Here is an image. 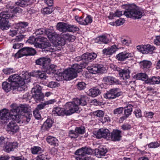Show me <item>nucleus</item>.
Instances as JSON below:
<instances>
[{
  "label": "nucleus",
  "mask_w": 160,
  "mask_h": 160,
  "mask_svg": "<svg viewBox=\"0 0 160 160\" xmlns=\"http://www.w3.org/2000/svg\"><path fill=\"white\" fill-rule=\"evenodd\" d=\"M11 107L12 109L9 112L5 108L0 111V125L7 123L10 119L19 123H23L24 121L28 123L30 121L32 115L26 105L17 106L13 104Z\"/></svg>",
  "instance_id": "nucleus-1"
},
{
  "label": "nucleus",
  "mask_w": 160,
  "mask_h": 160,
  "mask_svg": "<svg viewBox=\"0 0 160 160\" xmlns=\"http://www.w3.org/2000/svg\"><path fill=\"white\" fill-rule=\"evenodd\" d=\"M123 6L125 8L123 14L127 17L138 19L142 17L143 11L140 10L135 5H126Z\"/></svg>",
  "instance_id": "nucleus-2"
},
{
  "label": "nucleus",
  "mask_w": 160,
  "mask_h": 160,
  "mask_svg": "<svg viewBox=\"0 0 160 160\" xmlns=\"http://www.w3.org/2000/svg\"><path fill=\"white\" fill-rule=\"evenodd\" d=\"M82 64L75 63L71 68L65 70L63 73L64 78L67 80H70L77 76V73L82 71Z\"/></svg>",
  "instance_id": "nucleus-3"
},
{
  "label": "nucleus",
  "mask_w": 160,
  "mask_h": 160,
  "mask_svg": "<svg viewBox=\"0 0 160 160\" xmlns=\"http://www.w3.org/2000/svg\"><path fill=\"white\" fill-rule=\"evenodd\" d=\"M88 98L87 97L82 96L79 98H74L71 102H69L74 113H79L81 109L79 108V105L82 106L87 105Z\"/></svg>",
  "instance_id": "nucleus-4"
},
{
  "label": "nucleus",
  "mask_w": 160,
  "mask_h": 160,
  "mask_svg": "<svg viewBox=\"0 0 160 160\" xmlns=\"http://www.w3.org/2000/svg\"><path fill=\"white\" fill-rule=\"evenodd\" d=\"M13 14H9L8 12H3L0 13V28L2 30L8 29L10 27L8 19L12 18Z\"/></svg>",
  "instance_id": "nucleus-5"
},
{
  "label": "nucleus",
  "mask_w": 160,
  "mask_h": 160,
  "mask_svg": "<svg viewBox=\"0 0 160 160\" xmlns=\"http://www.w3.org/2000/svg\"><path fill=\"white\" fill-rule=\"evenodd\" d=\"M52 113L54 114H56L58 116H68L71 115L74 112L71 105L69 102H68L65 104L63 108L59 107L53 108Z\"/></svg>",
  "instance_id": "nucleus-6"
},
{
  "label": "nucleus",
  "mask_w": 160,
  "mask_h": 160,
  "mask_svg": "<svg viewBox=\"0 0 160 160\" xmlns=\"http://www.w3.org/2000/svg\"><path fill=\"white\" fill-rule=\"evenodd\" d=\"M119 88H116L110 89L107 92L104 94L103 97L109 100H112L118 97L122 94Z\"/></svg>",
  "instance_id": "nucleus-7"
},
{
  "label": "nucleus",
  "mask_w": 160,
  "mask_h": 160,
  "mask_svg": "<svg viewBox=\"0 0 160 160\" xmlns=\"http://www.w3.org/2000/svg\"><path fill=\"white\" fill-rule=\"evenodd\" d=\"M35 50L32 48L26 47L20 50L16 53L14 57L17 58H21L23 56H28L34 55L36 53Z\"/></svg>",
  "instance_id": "nucleus-8"
},
{
  "label": "nucleus",
  "mask_w": 160,
  "mask_h": 160,
  "mask_svg": "<svg viewBox=\"0 0 160 160\" xmlns=\"http://www.w3.org/2000/svg\"><path fill=\"white\" fill-rule=\"evenodd\" d=\"M38 41L40 42V43L36 42L35 46L37 48H46L45 50L47 52H52V49L48 48L49 47L51 44L47 40V38L42 37H38Z\"/></svg>",
  "instance_id": "nucleus-9"
},
{
  "label": "nucleus",
  "mask_w": 160,
  "mask_h": 160,
  "mask_svg": "<svg viewBox=\"0 0 160 160\" xmlns=\"http://www.w3.org/2000/svg\"><path fill=\"white\" fill-rule=\"evenodd\" d=\"M41 87L39 85L37 84L31 90L32 97L36 101H43L44 95L41 92Z\"/></svg>",
  "instance_id": "nucleus-10"
},
{
  "label": "nucleus",
  "mask_w": 160,
  "mask_h": 160,
  "mask_svg": "<svg viewBox=\"0 0 160 160\" xmlns=\"http://www.w3.org/2000/svg\"><path fill=\"white\" fill-rule=\"evenodd\" d=\"M34 34L37 36L45 34L47 35V37L49 40L50 39L52 38H54L58 36L56 33L52 29H46L44 28H40L36 30Z\"/></svg>",
  "instance_id": "nucleus-11"
},
{
  "label": "nucleus",
  "mask_w": 160,
  "mask_h": 160,
  "mask_svg": "<svg viewBox=\"0 0 160 160\" xmlns=\"http://www.w3.org/2000/svg\"><path fill=\"white\" fill-rule=\"evenodd\" d=\"M8 81L11 83L12 85H19V83L21 84H25V81L22 80V78L18 74H15L11 75L8 78Z\"/></svg>",
  "instance_id": "nucleus-12"
},
{
  "label": "nucleus",
  "mask_w": 160,
  "mask_h": 160,
  "mask_svg": "<svg viewBox=\"0 0 160 160\" xmlns=\"http://www.w3.org/2000/svg\"><path fill=\"white\" fill-rule=\"evenodd\" d=\"M110 132L107 129L101 128L99 129L94 133L95 136L97 138H103L108 140Z\"/></svg>",
  "instance_id": "nucleus-13"
},
{
  "label": "nucleus",
  "mask_w": 160,
  "mask_h": 160,
  "mask_svg": "<svg viewBox=\"0 0 160 160\" xmlns=\"http://www.w3.org/2000/svg\"><path fill=\"white\" fill-rule=\"evenodd\" d=\"M19 126L14 121L10 122L6 128L7 132L11 134H14L17 133L19 131Z\"/></svg>",
  "instance_id": "nucleus-14"
},
{
  "label": "nucleus",
  "mask_w": 160,
  "mask_h": 160,
  "mask_svg": "<svg viewBox=\"0 0 160 160\" xmlns=\"http://www.w3.org/2000/svg\"><path fill=\"white\" fill-rule=\"evenodd\" d=\"M103 66L102 64H96L88 66L87 69L89 72L92 74L101 73L103 71Z\"/></svg>",
  "instance_id": "nucleus-15"
},
{
  "label": "nucleus",
  "mask_w": 160,
  "mask_h": 160,
  "mask_svg": "<svg viewBox=\"0 0 160 160\" xmlns=\"http://www.w3.org/2000/svg\"><path fill=\"white\" fill-rule=\"evenodd\" d=\"M28 23L27 22H20L16 24L15 28L20 34L25 33L27 30Z\"/></svg>",
  "instance_id": "nucleus-16"
},
{
  "label": "nucleus",
  "mask_w": 160,
  "mask_h": 160,
  "mask_svg": "<svg viewBox=\"0 0 160 160\" xmlns=\"http://www.w3.org/2000/svg\"><path fill=\"white\" fill-rule=\"evenodd\" d=\"M121 131L118 130H114L113 131L111 134L110 132L109 140H111L113 141H119L121 140L122 136Z\"/></svg>",
  "instance_id": "nucleus-17"
},
{
  "label": "nucleus",
  "mask_w": 160,
  "mask_h": 160,
  "mask_svg": "<svg viewBox=\"0 0 160 160\" xmlns=\"http://www.w3.org/2000/svg\"><path fill=\"white\" fill-rule=\"evenodd\" d=\"M92 153V150L89 148H82L77 150L75 153L76 155L84 156L86 154L90 155Z\"/></svg>",
  "instance_id": "nucleus-18"
},
{
  "label": "nucleus",
  "mask_w": 160,
  "mask_h": 160,
  "mask_svg": "<svg viewBox=\"0 0 160 160\" xmlns=\"http://www.w3.org/2000/svg\"><path fill=\"white\" fill-rule=\"evenodd\" d=\"M51 60L49 58L42 57L36 60V64L42 66L43 69L49 63H50Z\"/></svg>",
  "instance_id": "nucleus-19"
},
{
  "label": "nucleus",
  "mask_w": 160,
  "mask_h": 160,
  "mask_svg": "<svg viewBox=\"0 0 160 160\" xmlns=\"http://www.w3.org/2000/svg\"><path fill=\"white\" fill-rule=\"evenodd\" d=\"M133 55L132 53L122 52L116 55V58L118 61H123L129 58L132 57Z\"/></svg>",
  "instance_id": "nucleus-20"
},
{
  "label": "nucleus",
  "mask_w": 160,
  "mask_h": 160,
  "mask_svg": "<svg viewBox=\"0 0 160 160\" xmlns=\"http://www.w3.org/2000/svg\"><path fill=\"white\" fill-rule=\"evenodd\" d=\"M18 143L16 142H8L4 145L5 151L7 152L13 151L14 149L18 147Z\"/></svg>",
  "instance_id": "nucleus-21"
},
{
  "label": "nucleus",
  "mask_w": 160,
  "mask_h": 160,
  "mask_svg": "<svg viewBox=\"0 0 160 160\" xmlns=\"http://www.w3.org/2000/svg\"><path fill=\"white\" fill-rule=\"evenodd\" d=\"M117 50L116 45H113L110 47L105 48L102 51V53L104 55H111L115 52Z\"/></svg>",
  "instance_id": "nucleus-22"
},
{
  "label": "nucleus",
  "mask_w": 160,
  "mask_h": 160,
  "mask_svg": "<svg viewBox=\"0 0 160 160\" xmlns=\"http://www.w3.org/2000/svg\"><path fill=\"white\" fill-rule=\"evenodd\" d=\"M118 73L122 79H126L130 77V71L128 69H122L120 68Z\"/></svg>",
  "instance_id": "nucleus-23"
},
{
  "label": "nucleus",
  "mask_w": 160,
  "mask_h": 160,
  "mask_svg": "<svg viewBox=\"0 0 160 160\" xmlns=\"http://www.w3.org/2000/svg\"><path fill=\"white\" fill-rule=\"evenodd\" d=\"M56 101L55 99H51L45 101L38 105L36 108L39 110H41L45 108L47 105L53 104Z\"/></svg>",
  "instance_id": "nucleus-24"
},
{
  "label": "nucleus",
  "mask_w": 160,
  "mask_h": 160,
  "mask_svg": "<svg viewBox=\"0 0 160 160\" xmlns=\"http://www.w3.org/2000/svg\"><path fill=\"white\" fill-rule=\"evenodd\" d=\"M97 57V55L95 53H88L84 54L83 57L85 58V63L91 61L95 59Z\"/></svg>",
  "instance_id": "nucleus-25"
},
{
  "label": "nucleus",
  "mask_w": 160,
  "mask_h": 160,
  "mask_svg": "<svg viewBox=\"0 0 160 160\" xmlns=\"http://www.w3.org/2000/svg\"><path fill=\"white\" fill-rule=\"evenodd\" d=\"M44 71L37 70L34 71L32 73H30L31 75L33 77L36 76L41 79H46V74Z\"/></svg>",
  "instance_id": "nucleus-26"
},
{
  "label": "nucleus",
  "mask_w": 160,
  "mask_h": 160,
  "mask_svg": "<svg viewBox=\"0 0 160 160\" xmlns=\"http://www.w3.org/2000/svg\"><path fill=\"white\" fill-rule=\"evenodd\" d=\"M46 141L50 145L55 146L58 145L59 141L55 137L48 136L46 138Z\"/></svg>",
  "instance_id": "nucleus-27"
},
{
  "label": "nucleus",
  "mask_w": 160,
  "mask_h": 160,
  "mask_svg": "<svg viewBox=\"0 0 160 160\" xmlns=\"http://www.w3.org/2000/svg\"><path fill=\"white\" fill-rule=\"evenodd\" d=\"M52 121L50 119H48L44 123L42 127V130L43 131L48 130L52 126Z\"/></svg>",
  "instance_id": "nucleus-28"
},
{
  "label": "nucleus",
  "mask_w": 160,
  "mask_h": 160,
  "mask_svg": "<svg viewBox=\"0 0 160 160\" xmlns=\"http://www.w3.org/2000/svg\"><path fill=\"white\" fill-rule=\"evenodd\" d=\"M57 28L60 32H65L67 31L68 24L63 22H58L57 24Z\"/></svg>",
  "instance_id": "nucleus-29"
},
{
  "label": "nucleus",
  "mask_w": 160,
  "mask_h": 160,
  "mask_svg": "<svg viewBox=\"0 0 160 160\" xmlns=\"http://www.w3.org/2000/svg\"><path fill=\"white\" fill-rule=\"evenodd\" d=\"M56 34L58 35L57 37L55 38L52 39H50V40H53L57 42L58 45L61 46L64 45L66 43L65 39L63 37H59L58 34L56 33Z\"/></svg>",
  "instance_id": "nucleus-30"
},
{
  "label": "nucleus",
  "mask_w": 160,
  "mask_h": 160,
  "mask_svg": "<svg viewBox=\"0 0 160 160\" xmlns=\"http://www.w3.org/2000/svg\"><path fill=\"white\" fill-rule=\"evenodd\" d=\"M107 150L104 148H100L99 149H96L95 150L96 155L98 158L101 157L102 156H104L107 152Z\"/></svg>",
  "instance_id": "nucleus-31"
},
{
  "label": "nucleus",
  "mask_w": 160,
  "mask_h": 160,
  "mask_svg": "<svg viewBox=\"0 0 160 160\" xmlns=\"http://www.w3.org/2000/svg\"><path fill=\"white\" fill-rule=\"evenodd\" d=\"M47 65L44 69L47 73L50 74L54 73L56 72V70L55 65H50V63Z\"/></svg>",
  "instance_id": "nucleus-32"
},
{
  "label": "nucleus",
  "mask_w": 160,
  "mask_h": 160,
  "mask_svg": "<svg viewBox=\"0 0 160 160\" xmlns=\"http://www.w3.org/2000/svg\"><path fill=\"white\" fill-rule=\"evenodd\" d=\"M106 82L109 84L112 85L118 84L119 83V80L115 78L112 76H108L104 78Z\"/></svg>",
  "instance_id": "nucleus-33"
},
{
  "label": "nucleus",
  "mask_w": 160,
  "mask_h": 160,
  "mask_svg": "<svg viewBox=\"0 0 160 160\" xmlns=\"http://www.w3.org/2000/svg\"><path fill=\"white\" fill-rule=\"evenodd\" d=\"M100 93V90L98 88H93L89 90L88 95L92 97H95L99 95Z\"/></svg>",
  "instance_id": "nucleus-34"
},
{
  "label": "nucleus",
  "mask_w": 160,
  "mask_h": 160,
  "mask_svg": "<svg viewBox=\"0 0 160 160\" xmlns=\"http://www.w3.org/2000/svg\"><path fill=\"white\" fill-rule=\"evenodd\" d=\"M144 54H152L153 50L155 49V48L153 46L147 44L144 46Z\"/></svg>",
  "instance_id": "nucleus-35"
},
{
  "label": "nucleus",
  "mask_w": 160,
  "mask_h": 160,
  "mask_svg": "<svg viewBox=\"0 0 160 160\" xmlns=\"http://www.w3.org/2000/svg\"><path fill=\"white\" fill-rule=\"evenodd\" d=\"M2 89L6 92H8L11 90H12V85L11 83H8L7 82H3L2 84Z\"/></svg>",
  "instance_id": "nucleus-36"
},
{
  "label": "nucleus",
  "mask_w": 160,
  "mask_h": 160,
  "mask_svg": "<svg viewBox=\"0 0 160 160\" xmlns=\"http://www.w3.org/2000/svg\"><path fill=\"white\" fill-rule=\"evenodd\" d=\"M147 82L151 84H159L160 83V78L159 76H153L148 79Z\"/></svg>",
  "instance_id": "nucleus-37"
},
{
  "label": "nucleus",
  "mask_w": 160,
  "mask_h": 160,
  "mask_svg": "<svg viewBox=\"0 0 160 160\" xmlns=\"http://www.w3.org/2000/svg\"><path fill=\"white\" fill-rule=\"evenodd\" d=\"M97 42L100 44H107L109 42V40L105 35H102L97 38Z\"/></svg>",
  "instance_id": "nucleus-38"
},
{
  "label": "nucleus",
  "mask_w": 160,
  "mask_h": 160,
  "mask_svg": "<svg viewBox=\"0 0 160 160\" xmlns=\"http://www.w3.org/2000/svg\"><path fill=\"white\" fill-rule=\"evenodd\" d=\"M140 63L141 68L143 69L149 68L152 64L150 61L147 60L141 61Z\"/></svg>",
  "instance_id": "nucleus-39"
},
{
  "label": "nucleus",
  "mask_w": 160,
  "mask_h": 160,
  "mask_svg": "<svg viewBox=\"0 0 160 160\" xmlns=\"http://www.w3.org/2000/svg\"><path fill=\"white\" fill-rule=\"evenodd\" d=\"M133 106L131 104L128 105L127 107H124V114L129 117L132 111Z\"/></svg>",
  "instance_id": "nucleus-40"
},
{
  "label": "nucleus",
  "mask_w": 160,
  "mask_h": 160,
  "mask_svg": "<svg viewBox=\"0 0 160 160\" xmlns=\"http://www.w3.org/2000/svg\"><path fill=\"white\" fill-rule=\"evenodd\" d=\"M135 78L137 80H142L146 81L148 79V76L145 73H139L134 76Z\"/></svg>",
  "instance_id": "nucleus-41"
},
{
  "label": "nucleus",
  "mask_w": 160,
  "mask_h": 160,
  "mask_svg": "<svg viewBox=\"0 0 160 160\" xmlns=\"http://www.w3.org/2000/svg\"><path fill=\"white\" fill-rule=\"evenodd\" d=\"M79 30V28L75 25L68 24L67 31L69 32H74L78 31Z\"/></svg>",
  "instance_id": "nucleus-42"
},
{
  "label": "nucleus",
  "mask_w": 160,
  "mask_h": 160,
  "mask_svg": "<svg viewBox=\"0 0 160 160\" xmlns=\"http://www.w3.org/2000/svg\"><path fill=\"white\" fill-rule=\"evenodd\" d=\"M85 128L84 126H81L79 127H77L75 129V132L78 134V135L80 134H82L85 132Z\"/></svg>",
  "instance_id": "nucleus-43"
},
{
  "label": "nucleus",
  "mask_w": 160,
  "mask_h": 160,
  "mask_svg": "<svg viewBox=\"0 0 160 160\" xmlns=\"http://www.w3.org/2000/svg\"><path fill=\"white\" fill-rule=\"evenodd\" d=\"M32 154H36L40 153L42 151V148L39 147L34 146L31 148Z\"/></svg>",
  "instance_id": "nucleus-44"
},
{
  "label": "nucleus",
  "mask_w": 160,
  "mask_h": 160,
  "mask_svg": "<svg viewBox=\"0 0 160 160\" xmlns=\"http://www.w3.org/2000/svg\"><path fill=\"white\" fill-rule=\"evenodd\" d=\"M62 36L65 39V40L69 42H73L76 38L75 36L74 35L69 33L64 34Z\"/></svg>",
  "instance_id": "nucleus-45"
},
{
  "label": "nucleus",
  "mask_w": 160,
  "mask_h": 160,
  "mask_svg": "<svg viewBox=\"0 0 160 160\" xmlns=\"http://www.w3.org/2000/svg\"><path fill=\"white\" fill-rule=\"evenodd\" d=\"M33 72H30L29 73H26L24 75V76L23 77V78H22V80L23 81H25V82H30V76H32L30 75V73H32Z\"/></svg>",
  "instance_id": "nucleus-46"
},
{
  "label": "nucleus",
  "mask_w": 160,
  "mask_h": 160,
  "mask_svg": "<svg viewBox=\"0 0 160 160\" xmlns=\"http://www.w3.org/2000/svg\"><path fill=\"white\" fill-rule=\"evenodd\" d=\"M92 21V19L91 16L88 15L84 19V25H87L91 23Z\"/></svg>",
  "instance_id": "nucleus-47"
},
{
  "label": "nucleus",
  "mask_w": 160,
  "mask_h": 160,
  "mask_svg": "<svg viewBox=\"0 0 160 160\" xmlns=\"http://www.w3.org/2000/svg\"><path fill=\"white\" fill-rule=\"evenodd\" d=\"M24 84H21L19 83V85H15L12 86V90H17V91H20L24 90Z\"/></svg>",
  "instance_id": "nucleus-48"
},
{
  "label": "nucleus",
  "mask_w": 160,
  "mask_h": 160,
  "mask_svg": "<svg viewBox=\"0 0 160 160\" xmlns=\"http://www.w3.org/2000/svg\"><path fill=\"white\" fill-rule=\"evenodd\" d=\"M123 107H119L113 110V114L115 115H118L122 114L123 111Z\"/></svg>",
  "instance_id": "nucleus-49"
},
{
  "label": "nucleus",
  "mask_w": 160,
  "mask_h": 160,
  "mask_svg": "<svg viewBox=\"0 0 160 160\" xmlns=\"http://www.w3.org/2000/svg\"><path fill=\"white\" fill-rule=\"evenodd\" d=\"M25 37V35H20L17 36L15 38L12 40V42H19L22 41L23 38Z\"/></svg>",
  "instance_id": "nucleus-50"
},
{
  "label": "nucleus",
  "mask_w": 160,
  "mask_h": 160,
  "mask_svg": "<svg viewBox=\"0 0 160 160\" xmlns=\"http://www.w3.org/2000/svg\"><path fill=\"white\" fill-rule=\"evenodd\" d=\"M41 12L44 14H50L52 12V9L51 8L46 7L43 8Z\"/></svg>",
  "instance_id": "nucleus-51"
},
{
  "label": "nucleus",
  "mask_w": 160,
  "mask_h": 160,
  "mask_svg": "<svg viewBox=\"0 0 160 160\" xmlns=\"http://www.w3.org/2000/svg\"><path fill=\"white\" fill-rule=\"evenodd\" d=\"M75 19L79 24L84 25V19L82 17L76 16L75 17Z\"/></svg>",
  "instance_id": "nucleus-52"
},
{
  "label": "nucleus",
  "mask_w": 160,
  "mask_h": 160,
  "mask_svg": "<svg viewBox=\"0 0 160 160\" xmlns=\"http://www.w3.org/2000/svg\"><path fill=\"white\" fill-rule=\"evenodd\" d=\"M48 156L46 155L42 154L38 155L37 157V160H49Z\"/></svg>",
  "instance_id": "nucleus-53"
},
{
  "label": "nucleus",
  "mask_w": 160,
  "mask_h": 160,
  "mask_svg": "<svg viewBox=\"0 0 160 160\" xmlns=\"http://www.w3.org/2000/svg\"><path fill=\"white\" fill-rule=\"evenodd\" d=\"M38 37L39 36H38L36 38H35L34 36L30 37L29 39L27 41V42L31 44H33L34 43L35 44L36 42H37L36 40L37 38H38Z\"/></svg>",
  "instance_id": "nucleus-54"
},
{
  "label": "nucleus",
  "mask_w": 160,
  "mask_h": 160,
  "mask_svg": "<svg viewBox=\"0 0 160 160\" xmlns=\"http://www.w3.org/2000/svg\"><path fill=\"white\" fill-rule=\"evenodd\" d=\"M94 114L96 116L99 118H102L104 116V112L102 110H97L94 112Z\"/></svg>",
  "instance_id": "nucleus-55"
},
{
  "label": "nucleus",
  "mask_w": 160,
  "mask_h": 160,
  "mask_svg": "<svg viewBox=\"0 0 160 160\" xmlns=\"http://www.w3.org/2000/svg\"><path fill=\"white\" fill-rule=\"evenodd\" d=\"M69 136L71 138H75L78 136V134L75 132V130H70L69 132Z\"/></svg>",
  "instance_id": "nucleus-56"
},
{
  "label": "nucleus",
  "mask_w": 160,
  "mask_h": 160,
  "mask_svg": "<svg viewBox=\"0 0 160 160\" xmlns=\"http://www.w3.org/2000/svg\"><path fill=\"white\" fill-rule=\"evenodd\" d=\"M8 139L7 138H5L2 136L0 137V146L5 145L8 141Z\"/></svg>",
  "instance_id": "nucleus-57"
},
{
  "label": "nucleus",
  "mask_w": 160,
  "mask_h": 160,
  "mask_svg": "<svg viewBox=\"0 0 160 160\" xmlns=\"http://www.w3.org/2000/svg\"><path fill=\"white\" fill-rule=\"evenodd\" d=\"M77 88L79 90H82L86 87V84L83 82H79L77 84Z\"/></svg>",
  "instance_id": "nucleus-58"
},
{
  "label": "nucleus",
  "mask_w": 160,
  "mask_h": 160,
  "mask_svg": "<svg viewBox=\"0 0 160 160\" xmlns=\"http://www.w3.org/2000/svg\"><path fill=\"white\" fill-rule=\"evenodd\" d=\"M33 114L35 118L36 119H39L41 118L39 110L37 109L36 108L33 111Z\"/></svg>",
  "instance_id": "nucleus-59"
},
{
  "label": "nucleus",
  "mask_w": 160,
  "mask_h": 160,
  "mask_svg": "<svg viewBox=\"0 0 160 160\" xmlns=\"http://www.w3.org/2000/svg\"><path fill=\"white\" fill-rule=\"evenodd\" d=\"M148 147L149 148H157L160 146V144L158 142H152L148 144Z\"/></svg>",
  "instance_id": "nucleus-60"
},
{
  "label": "nucleus",
  "mask_w": 160,
  "mask_h": 160,
  "mask_svg": "<svg viewBox=\"0 0 160 160\" xmlns=\"http://www.w3.org/2000/svg\"><path fill=\"white\" fill-rule=\"evenodd\" d=\"M15 4L18 6L24 7L26 5V2L24 0H19L15 2Z\"/></svg>",
  "instance_id": "nucleus-61"
},
{
  "label": "nucleus",
  "mask_w": 160,
  "mask_h": 160,
  "mask_svg": "<svg viewBox=\"0 0 160 160\" xmlns=\"http://www.w3.org/2000/svg\"><path fill=\"white\" fill-rule=\"evenodd\" d=\"M121 128L124 131L128 130L131 128V126L127 123H125L121 127Z\"/></svg>",
  "instance_id": "nucleus-62"
},
{
  "label": "nucleus",
  "mask_w": 160,
  "mask_h": 160,
  "mask_svg": "<svg viewBox=\"0 0 160 160\" xmlns=\"http://www.w3.org/2000/svg\"><path fill=\"white\" fill-rule=\"evenodd\" d=\"M3 72L7 74H9L14 72V70L12 68H7L3 70Z\"/></svg>",
  "instance_id": "nucleus-63"
},
{
  "label": "nucleus",
  "mask_w": 160,
  "mask_h": 160,
  "mask_svg": "<svg viewBox=\"0 0 160 160\" xmlns=\"http://www.w3.org/2000/svg\"><path fill=\"white\" fill-rule=\"evenodd\" d=\"M134 113L136 117L137 118H139L142 117L141 111L140 109H137L135 110Z\"/></svg>",
  "instance_id": "nucleus-64"
}]
</instances>
